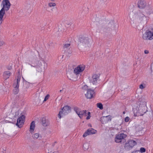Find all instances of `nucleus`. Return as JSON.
<instances>
[{"mask_svg": "<svg viewBox=\"0 0 153 153\" xmlns=\"http://www.w3.org/2000/svg\"><path fill=\"white\" fill-rule=\"evenodd\" d=\"M65 53L67 55H70L72 51L71 50L69 49L68 50L66 51H65Z\"/></svg>", "mask_w": 153, "mask_h": 153, "instance_id": "31", "label": "nucleus"}, {"mask_svg": "<svg viewBox=\"0 0 153 153\" xmlns=\"http://www.w3.org/2000/svg\"><path fill=\"white\" fill-rule=\"evenodd\" d=\"M35 127V122L33 121L30 124V131L31 133L33 132Z\"/></svg>", "mask_w": 153, "mask_h": 153, "instance_id": "18", "label": "nucleus"}, {"mask_svg": "<svg viewBox=\"0 0 153 153\" xmlns=\"http://www.w3.org/2000/svg\"><path fill=\"white\" fill-rule=\"evenodd\" d=\"M135 16L139 22L143 23H146L148 20L149 17L146 16L143 12L140 10H139L135 14Z\"/></svg>", "mask_w": 153, "mask_h": 153, "instance_id": "3", "label": "nucleus"}, {"mask_svg": "<svg viewBox=\"0 0 153 153\" xmlns=\"http://www.w3.org/2000/svg\"><path fill=\"white\" fill-rule=\"evenodd\" d=\"M132 18H133V19H134V18L133 17H132Z\"/></svg>", "mask_w": 153, "mask_h": 153, "instance_id": "45", "label": "nucleus"}, {"mask_svg": "<svg viewBox=\"0 0 153 153\" xmlns=\"http://www.w3.org/2000/svg\"><path fill=\"white\" fill-rule=\"evenodd\" d=\"M94 93V90H92L91 89H88L85 96L88 99L92 98L93 97V94Z\"/></svg>", "mask_w": 153, "mask_h": 153, "instance_id": "13", "label": "nucleus"}, {"mask_svg": "<svg viewBox=\"0 0 153 153\" xmlns=\"http://www.w3.org/2000/svg\"><path fill=\"white\" fill-rule=\"evenodd\" d=\"M25 115H22L18 119L16 125L19 128H21L22 127L25 122Z\"/></svg>", "mask_w": 153, "mask_h": 153, "instance_id": "10", "label": "nucleus"}, {"mask_svg": "<svg viewBox=\"0 0 153 153\" xmlns=\"http://www.w3.org/2000/svg\"><path fill=\"white\" fill-rule=\"evenodd\" d=\"M71 111V108L68 105L64 106L62 109L61 111L59 112L58 114V116L60 119L61 117V115L63 114L64 115L67 114Z\"/></svg>", "mask_w": 153, "mask_h": 153, "instance_id": "8", "label": "nucleus"}, {"mask_svg": "<svg viewBox=\"0 0 153 153\" xmlns=\"http://www.w3.org/2000/svg\"><path fill=\"white\" fill-rule=\"evenodd\" d=\"M123 114H124V113H125V112H123Z\"/></svg>", "mask_w": 153, "mask_h": 153, "instance_id": "44", "label": "nucleus"}, {"mask_svg": "<svg viewBox=\"0 0 153 153\" xmlns=\"http://www.w3.org/2000/svg\"><path fill=\"white\" fill-rule=\"evenodd\" d=\"M96 130L92 128H90L88 129L84 134L83 136V137H85L87 135L91 134H95L96 133Z\"/></svg>", "mask_w": 153, "mask_h": 153, "instance_id": "11", "label": "nucleus"}, {"mask_svg": "<svg viewBox=\"0 0 153 153\" xmlns=\"http://www.w3.org/2000/svg\"><path fill=\"white\" fill-rule=\"evenodd\" d=\"M146 6V2L144 0H140L137 2V7L140 9H143Z\"/></svg>", "mask_w": 153, "mask_h": 153, "instance_id": "12", "label": "nucleus"}, {"mask_svg": "<svg viewBox=\"0 0 153 153\" xmlns=\"http://www.w3.org/2000/svg\"><path fill=\"white\" fill-rule=\"evenodd\" d=\"M145 106L144 105L143 107L141 106V104H140L139 107H137L136 108V109L137 110V111L136 112L137 114H139L140 115H143V113H145L146 112L145 111H143V109H145Z\"/></svg>", "mask_w": 153, "mask_h": 153, "instance_id": "14", "label": "nucleus"}, {"mask_svg": "<svg viewBox=\"0 0 153 153\" xmlns=\"http://www.w3.org/2000/svg\"><path fill=\"white\" fill-rule=\"evenodd\" d=\"M137 144L136 142L133 140H130L127 141L125 143L124 148L127 150L131 149L134 146Z\"/></svg>", "mask_w": 153, "mask_h": 153, "instance_id": "7", "label": "nucleus"}, {"mask_svg": "<svg viewBox=\"0 0 153 153\" xmlns=\"http://www.w3.org/2000/svg\"><path fill=\"white\" fill-rule=\"evenodd\" d=\"M85 68V66L84 65H79L74 69V73L77 76L79 75L80 76L81 75L80 73L83 71Z\"/></svg>", "mask_w": 153, "mask_h": 153, "instance_id": "6", "label": "nucleus"}, {"mask_svg": "<svg viewBox=\"0 0 153 153\" xmlns=\"http://www.w3.org/2000/svg\"><path fill=\"white\" fill-rule=\"evenodd\" d=\"M62 91V90H60L59 91L60 92H61Z\"/></svg>", "mask_w": 153, "mask_h": 153, "instance_id": "43", "label": "nucleus"}, {"mask_svg": "<svg viewBox=\"0 0 153 153\" xmlns=\"http://www.w3.org/2000/svg\"><path fill=\"white\" fill-rule=\"evenodd\" d=\"M31 54V55L33 57V59L36 60L37 58V56L39 55L38 52L36 51L35 53L32 52Z\"/></svg>", "mask_w": 153, "mask_h": 153, "instance_id": "20", "label": "nucleus"}, {"mask_svg": "<svg viewBox=\"0 0 153 153\" xmlns=\"http://www.w3.org/2000/svg\"><path fill=\"white\" fill-rule=\"evenodd\" d=\"M48 5L49 7H53L55 6L56 5V4L55 3H49L48 4Z\"/></svg>", "mask_w": 153, "mask_h": 153, "instance_id": "28", "label": "nucleus"}, {"mask_svg": "<svg viewBox=\"0 0 153 153\" xmlns=\"http://www.w3.org/2000/svg\"><path fill=\"white\" fill-rule=\"evenodd\" d=\"M1 1V0H0V1Z\"/></svg>", "mask_w": 153, "mask_h": 153, "instance_id": "46", "label": "nucleus"}, {"mask_svg": "<svg viewBox=\"0 0 153 153\" xmlns=\"http://www.w3.org/2000/svg\"><path fill=\"white\" fill-rule=\"evenodd\" d=\"M99 77V76L97 74H94L92 76L91 79L90 80V82H91L93 84H96Z\"/></svg>", "mask_w": 153, "mask_h": 153, "instance_id": "15", "label": "nucleus"}, {"mask_svg": "<svg viewBox=\"0 0 153 153\" xmlns=\"http://www.w3.org/2000/svg\"><path fill=\"white\" fill-rule=\"evenodd\" d=\"M97 107L102 110L103 109V107L102 104L101 103H98L97 104Z\"/></svg>", "mask_w": 153, "mask_h": 153, "instance_id": "25", "label": "nucleus"}, {"mask_svg": "<svg viewBox=\"0 0 153 153\" xmlns=\"http://www.w3.org/2000/svg\"><path fill=\"white\" fill-rule=\"evenodd\" d=\"M33 137L35 139H38L39 140L41 139L42 138L41 136L39 135V134L37 133L35 134L33 136Z\"/></svg>", "mask_w": 153, "mask_h": 153, "instance_id": "19", "label": "nucleus"}, {"mask_svg": "<svg viewBox=\"0 0 153 153\" xmlns=\"http://www.w3.org/2000/svg\"><path fill=\"white\" fill-rule=\"evenodd\" d=\"M146 151V149L144 148L141 147L140 149V152L141 153H142V152H144Z\"/></svg>", "mask_w": 153, "mask_h": 153, "instance_id": "29", "label": "nucleus"}, {"mask_svg": "<svg viewBox=\"0 0 153 153\" xmlns=\"http://www.w3.org/2000/svg\"><path fill=\"white\" fill-rule=\"evenodd\" d=\"M20 82H16V83H14L13 85V86H16L19 87Z\"/></svg>", "mask_w": 153, "mask_h": 153, "instance_id": "30", "label": "nucleus"}, {"mask_svg": "<svg viewBox=\"0 0 153 153\" xmlns=\"http://www.w3.org/2000/svg\"><path fill=\"white\" fill-rule=\"evenodd\" d=\"M143 38L146 40L153 39V32L149 30H147L145 33L143 34Z\"/></svg>", "mask_w": 153, "mask_h": 153, "instance_id": "9", "label": "nucleus"}, {"mask_svg": "<svg viewBox=\"0 0 153 153\" xmlns=\"http://www.w3.org/2000/svg\"><path fill=\"white\" fill-rule=\"evenodd\" d=\"M4 44V42L2 41H0V46H2Z\"/></svg>", "mask_w": 153, "mask_h": 153, "instance_id": "36", "label": "nucleus"}, {"mask_svg": "<svg viewBox=\"0 0 153 153\" xmlns=\"http://www.w3.org/2000/svg\"><path fill=\"white\" fill-rule=\"evenodd\" d=\"M88 86L86 85H85L82 87V89L84 90H86L88 88Z\"/></svg>", "mask_w": 153, "mask_h": 153, "instance_id": "38", "label": "nucleus"}, {"mask_svg": "<svg viewBox=\"0 0 153 153\" xmlns=\"http://www.w3.org/2000/svg\"><path fill=\"white\" fill-rule=\"evenodd\" d=\"M79 45L85 47H89L91 46V40L88 37L82 36L79 39Z\"/></svg>", "mask_w": 153, "mask_h": 153, "instance_id": "2", "label": "nucleus"}, {"mask_svg": "<svg viewBox=\"0 0 153 153\" xmlns=\"http://www.w3.org/2000/svg\"><path fill=\"white\" fill-rule=\"evenodd\" d=\"M108 117V116L106 117H101L100 119V120L102 124H105L106 123V121L105 120V119Z\"/></svg>", "mask_w": 153, "mask_h": 153, "instance_id": "22", "label": "nucleus"}, {"mask_svg": "<svg viewBox=\"0 0 153 153\" xmlns=\"http://www.w3.org/2000/svg\"><path fill=\"white\" fill-rule=\"evenodd\" d=\"M13 87L14 88V89L13 90V93L15 94H17L19 92V87H16V86Z\"/></svg>", "mask_w": 153, "mask_h": 153, "instance_id": "21", "label": "nucleus"}, {"mask_svg": "<svg viewBox=\"0 0 153 153\" xmlns=\"http://www.w3.org/2000/svg\"><path fill=\"white\" fill-rule=\"evenodd\" d=\"M144 53L145 54H148L149 53V51L148 50H146L144 51Z\"/></svg>", "mask_w": 153, "mask_h": 153, "instance_id": "40", "label": "nucleus"}, {"mask_svg": "<svg viewBox=\"0 0 153 153\" xmlns=\"http://www.w3.org/2000/svg\"><path fill=\"white\" fill-rule=\"evenodd\" d=\"M129 118L128 117H127L125 118V121L126 122H127L129 121Z\"/></svg>", "mask_w": 153, "mask_h": 153, "instance_id": "35", "label": "nucleus"}, {"mask_svg": "<svg viewBox=\"0 0 153 153\" xmlns=\"http://www.w3.org/2000/svg\"><path fill=\"white\" fill-rule=\"evenodd\" d=\"M49 94L47 95L45 97L44 100L43 101L44 102V101H46L49 98Z\"/></svg>", "mask_w": 153, "mask_h": 153, "instance_id": "34", "label": "nucleus"}, {"mask_svg": "<svg viewBox=\"0 0 153 153\" xmlns=\"http://www.w3.org/2000/svg\"><path fill=\"white\" fill-rule=\"evenodd\" d=\"M1 5L3 7L0 10V25L4 21L3 17L5 14V11H7L9 10L11 4L9 0H3Z\"/></svg>", "mask_w": 153, "mask_h": 153, "instance_id": "1", "label": "nucleus"}, {"mask_svg": "<svg viewBox=\"0 0 153 153\" xmlns=\"http://www.w3.org/2000/svg\"><path fill=\"white\" fill-rule=\"evenodd\" d=\"M21 78V76L20 74H18L17 76V79L16 82H20Z\"/></svg>", "mask_w": 153, "mask_h": 153, "instance_id": "32", "label": "nucleus"}, {"mask_svg": "<svg viewBox=\"0 0 153 153\" xmlns=\"http://www.w3.org/2000/svg\"><path fill=\"white\" fill-rule=\"evenodd\" d=\"M111 24L110 23L109 24H108V26L109 27H110V26H111Z\"/></svg>", "mask_w": 153, "mask_h": 153, "instance_id": "42", "label": "nucleus"}, {"mask_svg": "<svg viewBox=\"0 0 153 153\" xmlns=\"http://www.w3.org/2000/svg\"><path fill=\"white\" fill-rule=\"evenodd\" d=\"M11 73L9 71H5L4 72L3 75L6 79L8 78L10 76Z\"/></svg>", "mask_w": 153, "mask_h": 153, "instance_id": "17", "label": "nucleus"}, {"mask_svg": "<svg viewBox=\"0 0 153 153\" xmlns=\"http://www.w3.org/2000/svg\"><path fill=\"white\" fill-rule=\"evenodd\" d=\"M83 113L82 111H80L79 112L78 114V115L80 118H81L82 117V116L83 115Z\"/></svg>", "mask_w": 153, "mask_h": 153, "instance_id": "27", "label": "nucleus"}, {"mask_svg": "<svg viewBox=\"0 0 153 153\" xmlns=\"http://www.w3.org/2000/svg\"><path fill=\"white\" fill-rule=\"evenodd\" d=\"M126 137L127 135L123 133L117 134L114 139L115 141L117 143H124L126 141L125 138Z\"/></svg>", "mask_w": 153, "mask_h": 153, "instance_id": "5", "label": "nucleus"}, {"mask_svg": "<svg viewBox=\"0 0 153 153\" xmlns=\"http://www.w3.org/2000/svg\"><path fill=\"white\" fill-rule=\"evenodd\" d=\"M11 66H10L9 67H8V68H7V69L8 70H10L11 69Z\"/></svg>", "mask_w": 153, "mask_h": 153, "instance_id": "41", "label": "nucleus"}, {"mask_svg": "<svg viewBox=\"0 0 153 153\" xmlns=\"http://www.w3.org/2000/svg\"><path fill=\"white\" fill-rule=\"evenodd\" d=\"M87 114H88V116L86 117V119L87 120H88V119H90V117H91V116H90V114H91V113H90V112H88V113H87Z\"/></svg>", "mask_w": 153, "mask_h": 153, "instance_id": "33", "label": "nucleus"}, {"mask_svg": "<svg viewBox=\"0 0 153 153\" xmlns=\"http://www.w3.org/2000/svg\"><path fill=\"white\" fill-rule=\"evenodd\" d=\"M139 88L140 89H143L145 87L143 86L142 84H141L140 85Z\"/></svg>", "mask_w": 153, "mask_h": 153, "instance_id": "39", "label": "nucleus"}, {"mask_svg": "<svg viewBox=\"0 0 153 153\" xmlns=\"http://www.w3.org/2000/svg\"><path fill=\"white\" fill-rule=\"evenodd\" d=\"M83 112H84V113H83V116H86L87 115V114L86 113V112H87L86 110H83Z\"/></svg>", "mask_w": 153, "mask_h": 153, "instance_id": "37", "label": "nucleus"}, {"mask_svg": "<svg viewBox=\"0 0 153 153\" xmlns=\"http://www.w3.org/2000/svg\"><path fill=\"white\" fill-rule=\"evenodd\" d=\"M74 110L76 112V113L78 114L79 112L80 111L79 108L77 107H74Z\"/></svg>", "mask_w": 153, "mask_h": 153, "instance_id": "26", "label": "nucleus"}, {"mask_svg": "<svg viewBox=\"0 0 153 153\" xmlns=\"http://www.w3.org/2000/svg\"><path fill=\"white\" fill-rule=\"evenodd\" d=\"M70 46V43L65 44L63 46V48L65 51H66V50L68 49V48Z\"/></svg>", "mask_w": 153, "mask_h": 153, "instance_id": "23", "label": "nucleus"}, {"mask_svg": "<svg viewBox=\"0 0 153 153\" xmlns=\"http://www.w3.org/2000/svg\"><path fill=\"white\" fill-rule=\"evenodd\" d=\"M32 67H35L36 68V71L39 72H42L47 66V64L45 62H43L42 63L40 61H38L37 64L36 65L30 64Z\"/></svg>", "mask_w": 153, "mask_h": 153, "instance_id": "4", "label": "nucleus"}, {"mask_svg": "<svg viewBox=\"0 0 153 153\" xmlns=\"http://www.w3.org/2000/svg\"><path fill=\"white\" fill-rule=\"evenodd\" d=\"M84 149L85 150H87L89 148V144L88 143H85L83 145V146Z\"/></svg>", "mask_w": 153, "mask_h": 153, "instance_id": "24", "label": "nucleus"}, {"mask_svg": "<svg viewBox=\"0 0 153 153\" xmlns=\"http://www.w3.org/2000/svg\"><path fill=\"white\" fill-rule=\"evenodd\" d=\"M41 123L43 126L45 127L49 126L50 124L49 121L45 117H43L42 119Z\"/></svg>", "mask_w": 153, "mask_h": 153, "instance_id": "16", "label": "nucleus"}]
</instances>
